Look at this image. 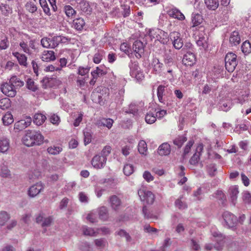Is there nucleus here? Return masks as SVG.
<instances>
[{
	"instance_id": "nucleus-52",
	"label": "nucleus",
	"mask_w": 251,
	"mask_h": 251,
	"mask_svg": "<svg viewBox=\"0 0 251 251\" xmlns=\"http://www.w3.org/2000/svg\"><path fill=\"white\" fill-rule=\"evenodd\" d=\"M106 74V72L100 69L99 67L96 69L91 72V75L94 78H98L99 77L102 76Z\"/></svg>"
},
{
	"instance_id": "nucleus-48",
	"label": "nucleus",
	"mask_w": 251,
	"mask_h": 251,
	"mask_svg": "<svg viewBox=\"0 0 251 251\" xmlns=\"http://www.w3.org/2000/svg\"><path fill=\"white\" fill-rule=\"evenodd\" d=\"M50 38V48H55L60 44L59 36H51Z\"/></svg>"
},
{
	"instance_id": "nucleus-30",
	"label": "nucleus",
	"mask_w": 251,
	"mask_h": 251,
	"mask_svg": "<svg viewBox=\"0 0 251 251\" xmlns=\"http://www.w3.org/2000/svg\"><path fill=\"white\" fill-rule=\"evenodd\" d=\"M208 38L204 36H199V39L197 41V44L198 46L201 47L202 49L206 50L208 47L207 43Z\"/></svg>"
},
{
	"instance_id": "nucleus-23",
	"label": "nucleus",
	"mask_w": 251,
	"mask_h": 251,
	"mask_svg": "<svg viewBox=\"0 0 251 251\" xmlns=\"http://www.w3.org/2000/svg\"><path fill=\"white\" fill-rule=\"evenodd\" d=\"M54 52L52 50H45L43 51L41 59L43 61L49 62L55 60Z\"/></svg>"
},
{
	"instance_id": "nucleus-60",
	"label": "nucleus",
	"mask_w": 251,
	"mask_h": 251,
	"mask_svg": "<svg viewBox=\"0 0 251 251\" xmlns=\"http://www.w3.org/2000/svg\"><path fill=\"white\" fill-rule=\"evenodd\" d=\"M10 100L7 98L2 99L0 100V108L4 110L10 106Z\"/></svg>"
},
{
	"instance_id": "nucleus-17",
	"label": "nucleus",
	"mask_w": 251,
	"mask_h": 251,
	"mask_svg": "<svg viewBox=\"0 0 251 251\" xmlns=\"http://www.w3.org/2000/svg\"><path fill=\"white\" fill-rule=\"evenodd\" d=\"M174 54L170 50L166 52L164 55V62L166 67H175V63L173 59Z\"/></svg>"
},
{
	"instance_id": "nucleus-9",
	"label": "nucleus",
	"mask_w": 251,
	"mask_h": 251,
	"mask_svg": "<svg viewBox=\"0 0 251 251\" xmlns=\"http://www.w3.org/2000/svg\"><path fill=\"white\" fill-rule=\"evenodd\" d=\"M31 122V118L30 117H27L25 119H23L16 122L14 124V129L16 132H19L23 130L29 126Z\"/></svg>"
},
{
	"instance_id": "nucleus-54",
	"label": "nucleus",
	"mask_w": 251,
	"mask_h": 251,
	"mask_svg": "<svg viewBox=\"0 0 251 251\" xmlns=\"http://www.w3.org/2000/svg\"><path fill=\"white\" fill-rule=\"evenodd\" d=\"M134 172V167L131 164H126L123 168L124 174L127 176L131 175Z\"/></svg>"
},
{
	"instance_id": "nucleus-18",
	"label": "nucleus",
	"mask_w": 251,
	"mask_h": 251,
	"mask_svg": "<svg viewBox=\"0 0 251 251\" xmlns=\"http://www.w3.org/2000/svg\"><path fill=\"white\" fill-rule=\"evenodd\" d=\"M171 146L167 142L162 143L158 149V153L161 156L168 155L171 153Z\"/></svg>"
},
{
	"instance_id": "nucleus-63",
	"label": "nucleus",
	"mask_w": 251,
	"mask_h": 251,
	"mask_svg": "<svg viewBox=\"0 0 251 251\" xmlns=\"http://www.w3.org/2000/svg\"><path fill=\"white\" fill-rule=\"evenodd\" d=\"M25 8L30 13H34L37 10L36 5L31 1H28L26 3Z\"/></svg>"
},
{
	"instance_id": "nucleus-43",
	"label": "nucleus",
	"mask_w": 251,
	"mask_h": 251,
	"mask_svg": "<svg viewBox=\"0 0 251 251\" xmlns=\"http://www.w3.org/2000/svg\"><path fill=\"white\" fill-rule=\"evenodd\" d=\"M104 54L103 50H98L94 55L93 58V62L96 64L100 63L103 57Z\"/></svg>"
},
{
	"instance_id": "nucleus-4",
	"label": "nucleus",
	"mask_w": 251,
	"mask_h": 251,
	"mask_svg": "<svg viewBox=\"0 0 251 251\" xmlns=\"http://www.w3.org/2000/svg\"><path fill=\"white\" fill-rule=\"evenodd\" d=\"M225 67L229 72H232L237 65V55L236 54L228 52L225 58Z\"/></svg>"
},
{
	"instance_id": "nucleus-32",
	"label": "nucleus",
	"mask_w": 251,
	"mask_h": 251,
	"mask_svg": "<svg viewBox=\"0 0 251 251\" xmlns=\"http://www.w3.org/2000/svg\"><path fill=\"white\" fill-rule=\"evenodd\" d=\"M9 148V140L6 138L0 140V151L2 153L6 152Z\"/></svg>"
},
{
	"instance_id": "nucleus-21",
	"label": "nucleus",
	"mask_w": 251,
	"mask_h": 251,
	"mask_svg": "<svg viewBox=\"0 0 251 251\" xmlns=\"http://www.w3.org/2000/svg\"><path fill=\"white\" fill-rule=\"evenodd\" d=\"M157 31L158 32L157 33L159 34L157 37V40L164 45L167 44L170 39V36L169 37L168 33L161 29L157 30Z\"/></svg>"
},
{
	"instance_id": "nucleus-38",
	"label": "nucleus",
	"mask_w": 251,
	"mask_h": 251,
	"mask_svg": "<svg viewBox=\"0 0 251 251\" xmlns=\"http://www.w3.org/2000/svg\"><path fill=\"white\" fill-rule=\"evenodd\" d=\"M207 7L214 10L217 9L219 6L218 0H204Z\"/></svg>"
},
{
	"instance_id": "nucleus-59",
	"label": "nucleus",
	"mask_w": 251,
	"mask_h": 251,
	"mask_svg": "<svg viewBox=\"0 0 251 251\" xmlns=\"http://www.w3.org/2000/svg\"><path fill=\"white\" fill-rule=\"evenodd\" d=\"M138 111L137 106L135 104L131 103L129 105L128 108L125 110V112L135 115Z\"/></svg>"
},
{
	"instance_id": "nucleus-45",
	"label": "nucleus",
	"mask_w": 251,
	"mask_h": 251,
	"mask_svg": "<svg viewBox=\"0 0 251 251\" xmlns=\"http://www.w3.org/2000/svg\"><path fill=\"white\" fill-rule=\"evenodd\" d=\"M138 150L140 153L143 155H146L148 148L147 144L145 141L141 140L139 142L138 144Z\"/></svg>"
},
{
	"instance_id": "nucleus-26",
	"label": "nucleus",
	"mask_w": 251,
	"mask_h": 251,
	"mask_svg": "<svg viewBox=\"0 0 251 251\" xmlns=\"http://www.w3.org/2000/svg\"><path fill=\"white\" fill-rule=\"evenodd\" d=\"M229 193L231 201L235 205L239 194L238 187L236 185L231 186L229 189Z\"/></svg>"
},
{
	"instance_id": "nucleus-33",
	"label": "nucleus",
	"mask_w": 251,
	"mask_h": 251,
	"mask_svg": "<svg viewBox=\"0 0 251 251\" xmlns=\"http://www.w3.org/2000/svg\"><path fill=\"white\" fill-rule=\"evenodd\" d=\"M187 140V138L185 135H178L174 139L173 143L175 145L177 146L178 148H180Z\"/></svg>"
},
{
	"instance_id": "nucleus-57",
	"label": "nucleus",
	"mask_w": 251,
	"mask_h": 251,
	"mask_svg": "<svg viewBox=\"0 0 251 251\" xmlns=\"http://www.w3.org/2000/svg\"><path fill=\"white\" fill-rule=\"evenodd\" d=\"M39 3L41 6L42 7L44 12L48 15H50V9L49 7L46 0H39Z\"/></svg>"
},
{
	"instance_id": "nucleus-1",
	"label": "nucleus",
	"mask_w": 251,
	"mask_h": 251,
	"mask_svg": "<svg viewBox=\"0 0 251 251\" xmlns=\"http://www.w3.org/2000/svg\"><path fill=\"white\" fill-rule=\"evenodd\" d=\"M44 139L39 131L28 130L23 138V142L27 147L39 146L43 143Z\"/></svg>"
},
{
	"instance_id": "nucleus-39",
	"label": "nucleus",
	"mask_w": 251,
	"mask_h": 251,
	"mask_svg": "<svg viewBox=\"0 0 251 251\" xmlns=\"http://www.w3.org/2000/svg\"><path fill=\"white\" fill-rule=\"evenodd\" d=\"M241 50L245 54H248L251 52V44L249 41L247 40L243 43Z\"/></svg>"
},
{
	"instance_id": "nucleus-34",
	"label": "nucleus",
	"mask_w": 251,
	"mask_h": 251,
	"mask_svg": "<svg viewBox=\"0 0 251 251\" xmlns=\"http://www.w3.org/2000/svg\"><path fill=\"white\" fill-rule=\"evenodd\" d=\"M46 120V117L45 115L41 113H36L34 116L33 122L36 125L40 126L43 124Z\"/></svg>"
},
{
	"instance_id": "nucleus-27",
	"label": "nucleus",
	"mask_w": 251,
	"mask_h": 251,
	"mask_svg": "<svg viewBox=\"0 0 251 251\" xmlns=\"http://www.w3.org/2000/svg\"><path fill=\"white\" fill-rule=\"evenodd\" d=\"M85 25V22L81 18H76L74 20L72 26L77 30H82Z\"/></svg>"
},
{
	"instance_id": "nucleus-50",
	"label": "nucleus",
	"mask_w": 251,
	"mask_h": 251,
	"mask_svg": "<svg viewBox=\"0 0 251 251\" xmlns=\"http://www.w3.org/2000/svg\"><path fill=\"white\" fill-rule=\"evenodd\" d=\"M90 70V67L79 66L77 69V74L81 76H85L88 75Z\"/></svg>"
},
{
	"instance_id": "nucleus-35",
	"label": "nucleus",
	"mask_w": 251,
	"mask_h": 251,
	"mask_svg": "<svg viewBox=\"0 0 251 251\" xmlns=\"http://www.w3.org/2000/svg\"><path fill=\"white\" fill-rule=\"evenodd\" d=\"M99 216L100 220L105 221L108 218V212L107 207L102 206L99 209Z\"/></svg>"
},
{
	"instance_id": "nucleus-37",
	"label": "nucleus",
	"mask_w": 251,
	"mask_h": 251,
	"mask_svg": "<svg viewBox=\"0 0 251 251\" xmlns=\"http://www.w3.org/2000/svg\"><path fill=\"white\" fill-rule=\"evenodd\" d=\"M0 176L3 178H10L11 176L10 171L8 167L4 164L0 166Z\"/></svg>"
},
{
	"instance_id": "nucleus-29",
	"label": "nucleus",
	"mask_w": 251,
	"mask_h": 251,
	"mask_svg": "<svg viewBox=\"0 0 251 251\" xmlns=\"http://www.w3.org/2000/svg\"><path fill=\"white\" fill-rule=\"evenodd\" d=\"M191 19L193 26L199 25L203 21L202 16L199 13H193L191 16Z\"/></svg>"
},
{
	"instance_id": "nucleus-28",
	"label": "nucleus",
	"mask_w": 251,
	"mask_h": 251,
	"mask_svg": "<svg viewBox=\"0 0 251 251\" xmlns=\"http://www.w3.org/2000/svg\"><path fill=\"white\" fill-rule=\"evenodd\" d=\"M113 123V121L111 119H105V118H101L97 122V125L98 126H106L108 129H110Z\"/></svg>"
},
{
	"instance_id": "nucleus-8",
	"label": "nucleus",
	"mask_w": 251,
	"mask_h": 251,
	"mask_svg": "<svg viewBox=\"0 0 251 251\" xmlns=\"http://www.w3.org/2000/svg\"><path fill=\"white\" fill-rule=\"evenodd\" d=\"M0 89L3 94L9 97H14L17 94L16 89L9 82L1 84Z\"/></svg>"
},
{
	"instance_id": "nucleus-25",
	"label": "nucleus",
	"mask_w": 251,
	"mask_h": 251,
	"mask_svg": "<svg viewBox=\"0 0 251 251\" xmlns=\"http://www.w3.org/2000/svg\"><path fill=\"white\" fill-rule=\"evenodd\" d=\"M63 11L68 18L73 19L76 14V11L70 5H65L63 7Z\"/></svg>"
},
{
	"instance_id": "nucleus-5",
	"label": "nucleus",
	"mask_w": 251,
	"mask_h": 251,
	"mask_svg": "<svg viewBox=\"0 0 251 251\" xmlns=\"http://www.w3.org/2000/svg\"><path fill=\"white\" fill-rule=\"evenodd\" d=\"M138 194L141 200L147 204H152L153 203L155 196L151 191L142 188L138 190Z\"/></svg>"
},
{
	"instance_id": "nucleus-53",
	"label": "nucleus",
	"mask_w": 251,
	"mask_h": 251,
	"mask_svg": "<svg viewBox=\"0 0 251 251\" xmlns=\"http://www.w3.org/2000/svg\"><path fill=\"white\" fill-rule=\"evenodd\" d=\"M125 94V89L122 88L118 91V93H116V101L118 103L121 104L124 100V95Z\"/></svg>"
},
{
	"instance_id": "nucleus-6",
	"label": "nucleus",
	"mask_w": 251,
	"mask_h": 251,
	"mask_svg": "<svg viewBox=\"0 0 251 251\" xmlns=\"http://www.w3.org/2000/svg\"><path fill=\"white\" fill-rule=\"evenodd\" d=\"M223 218L225 223L224 226L227 228H233L237 224L238 220L237 217L228 211L224 212L223 214Z\"/></svg>"
},
{
	"instance_id": "nucleus-64",
	"label": "nucleus",
	"mask_w": 251,
	"mask_h": 251,
	"mask_svg": "<svg viewBox=\"0 0 251 251\" xmlns=\"http://www.w3.org/2000/svg\"><path fill=\"white\" fill-rule=\"evenodd\" d=\"M120 50L121 51L124 52L126 54H129L131 50L128 44L123 43L120 46Z\"/></svg>"
},
{
	"instance_id": "nucleus-16",
	"label": "nucleus",
	"mask_w": 251,
	"mask_h": 251,
	"mask_svg": "<svg viewBox=\"0 0 251 251\" xmlns=\"http://www.w3.org/2000/svg\"><path fill=\"white\" fill-rule=\"evenodd\" d=\"M229 42L230 46H236L241 42V37L237 31L232 32L229 37Z\"/></svg>"
},
{
	"instance_id": "nucleus-11",
	"label": "nucleus",
	"mask_w": 251,
	"mask_h": 251,
	"mask_svg": "<svg viewBox=\"0 0 251 251\" xmlns=\"http://www.w3.org/2000/svg\"><path fill=\"white\" fill-rule=\"evenodd\" d=\"M108 201L111 208L117 211L119 210L122 205V202L121 199L115 195H112L109 197Z\"/></svg>"
},
{
	"instance_id": "nucleus-7",
	"label": "nucleus",
	"mask_w": 251,
	"mask_h": 251,
	"mask_svg": "<svg viewBox=\"0 0 251 251\" xmlns=\"http://www.w3.org/2000/svg\"><path fill=\"white\" fill-rule=\"evenodd\" d=\"M170 39L176 49L179 50L182 47L183 42L179 32L176 31L171 32L170 33Z\"/></svg>"
},
{
	"instance_id": "nucleus-49",
	"label": "nucleus",
	"mask_w": 251,
	"mask_h": 251,
	"mask_svg": "<svg viewBox=\"0 0 251 251\" xmlns=\"http://www.w3.org/2000/svg\"><path fill=\"white\" fill-rule=\"evenodd\" d=\"M156 120V115L151 112L148 113L145 116V121L147 123L151 124L154 123Z\"/></svg>"
},
{
	"instance_id": "nucleus-31",
	"label": "nucleus",
	"mask_w": 251,
	"mask_h": 251,
	"mask_svg": "<svg viewBox=\"0 0 251 251\" xmlns=\"http://www.w3.org/2000/svg\"><path fill=\"white\" fill-rule=\"evenodd\" d=\"M13 55L17 58L19 64L21 65L26 66L27 65V57L25 54H21L18 52H13Z\"/></svg>"
},
{
	"instance_id": "nucleus-22",
	"label": "nucleus",
	"mask_w": 251,
	"mask_h": 251,
	"mask_svg": "<svg viewBox=\"0 0 251 251\" xmlns=\"http://www.w3.org/2000/svg\"><path fill=\"white\" fill-rule=\"evenodd\" d=\"M77 8L82 13L87 15H90L92 11V8L90 7L89 2L86 0L78 5Z\"/></svg>"
},
{
	"instance_id": "nucleus-13",
	"label": "nucleus",
	"mask_w": 251,
	"mask_h": 251,
	"mask_svg": "<svg viewBox=\"0 0 251 251\" xmlns=\"http://www.w3.org/2000/svg\"><path fill=\"white\" fill-rule=\"evenodd\" d=\"M182 63L185 66H192L196 62V58L195 54L190 51H187L183 56Z\"/></svg>"
},
{
	"instance_id": "nucleus-41",
	"label": "nucleus",
	"mask_w": 251,
	"mask_h": 251,
	"mask_svg": "<svg viewBox=\"0 0 251 251\" xmlns=\"http://www.w3.org/2000/svg\"><path fill=\"white\" fill-rule=\"evenodd\" d=\"M142 213L144 215V217L146 219L151 220H156L157 219L156 216L154 215L149 211L146 206L143 207Z\"/></svg>"
},
{
	"instance_id": "nucleus-55",
	"label": "nucleus",
	"mask_w": 251,
	"mask_h": 251,
	"mask_svg": "<svg viewBox=\"0 0 251 251\" xmlns=\"http://www.w3.org/2000/svg\"><path fill=\"white\" fill-rule=\"evenodd\" d=\"M9 219V216L6 212H0V226H3Z\"/></svg>"
},
{
	"instance_id": "nucleus-3",
	"label": "nucleus",
	"mask_w": 251,
	"mask_h": 251,
	"mask_svg": "<svg viewBox=\"0 0 251 251\" xmlns=\"http://www.w3.org/2000/svg\"><path fill=\"white\" fill-rule=\"evenodd\" d=\"M212 240L216 243L214 245L212 244H206L204 249L206 251H210L213 248L218 251H221L225 244V237L218 231H214L212 233Z\"/></svg>"
},
{
	"instance_id": "nucleus-61",
	"label": "nucleus",
	"mask_w": 251,
	"mask_h": 251,
	"mask_svg": "<svg viewBox=\"0 0 251 251\" xmlns=\"http://www.w3.org/2000/svg\"><path fill=\"white\" fill-rule=\"evenodd\" d=\"M207 170L208 174L211 176H213L216 175V173L217 172V168L216 167V165L214 164H209L207 166Z\"/></svg>"
},
{
	"instance_id": "nucleus-19",
	"label": "nucleus",
	"mask_w": 251,
	"mask_h": 251,
	"mask_svg": "<svg viewBox=\"0 0 251 251\" xmlns=\"http://www.w3.org/2000/svg\"><path fill=\"white\" fill-rule=\"evenodd\" d=\"M168 92L167 86L163 85H160L157 89V95L158 100L160 102L165 104V99L163 98L166 95V92Z\"/></svg>"
},
{
	"instance_id": "nucleus-20",
	"label": "nucleus",
	"mask_w": 251,
	"mask_h": 251,
	"mask_svg": "<svg viewBox=\"0 0 251 251\" xmlns=\"http://www.w3.org/2000/svg\"><path fill=\"white\" fill-rule=\"evenodd\" d=\"M9 82L13 85L16 90L24 85V82L16 75H12L9 79Z\"/></svg>"
},
{
	"instance_id": "nucleus-58",
	"label": "nucleus",
	"mask_w": 251,
	"mask_h": 251,
	"mask_svg": "<svg viewBox=\"0 0 251 251\" xmlns=\"http://www.w3.org/2000/svg\"><path fill=\"white\" fill-rule=\"evenodd\" d=\"M82 231L85 235L95 236L96 235V232L93 228L86 226L82 227Z\"/></svg>"
},
{
	"instance_id": "nucleus-10",
	"label": "nucleus",
	"mask_w": 251,
	"mask_h": 251,
	"mask_svg": "<svg viewBox=\"0 0 251 251\" xmlns=\"http://www.w3.org/2000/svg\"><path fill=\"white\" fill-rule=\"evenodd\" d=\"M44 185L41 182L36 183L30 187L28 190V195L31 198L37 196L41 192L43 191Z\"/></svg>"
},
{
	"instance_id": "nucleus-56",
	"label": "nucleus",
	"mask_w": 251,
	"mask_h": 251,
	"mask_svg": "<svg viewBox=\"0 0 251 251\" xmlns=\"http://www.w3.org/2000/svg\"><path fill=\"white\" fill-rule=\"evenodd\" d=\"M9 47L8 38L5 36L1 37L0 40V50H5Z\"/></svg>"
},
{
	"instance_id": "nucleus-36",
	"label": "nucleus",
	"mask_w": 251,
	"mask_h": 251,
	"mask_svg": "<svg viewBox=\"0 0 251 251\" xmlns=\"http://www.w3.org/2000/svg\"><path fill=\"white\" fill-rule=\"evenodd\" d=\"M25 86L27 89L32 92H35L38 89V85H36L34 80L30 78H28L26 80Z\"/></svg>"
},
{
	"instance_id": "nucleus-46",
	"label": "nucleus",
	"mask_w": 251,
	"mask_h": 251,
	"mask_svg": "<svg viewBox=\"0 0 251 251\" xmlns=\"http://www.w3.org/2000/svg\"><path fill=\"white\" fill-rule=\"evenodd\" d=\"M214 197L218 200L221 201V203L224 204L226 197L224 193L221 190L217 191L214 194Z\"/></svg>"
},
{
	"instance_id": "nucleus-51",
	"label": "nucleus",
	"mask_w": 251,
	"mask_h": 251,
	"mask_svg": "<svg viewBox=\"0 0 251 251\" xmlns=\"http://www.w3.org/2000/svg\"><path fill=\"white\" fill-rule=\"evenodd\" d=\"M91 98L95 102L100 103L102 100L101 94L99 92H93L91 95Z\"/></svg>"
},
{
	"instance_id": "nucleus-47",
	"label": "nucleus",
	"mask_w": 251,
	"mask_h": 251,
	"mask_svg": "<svg viewBox=\"0 0 251 251\" xmlns=\"http://www.w3.org/2000/svg\"><path fill=\"white\" fill-rule=\"evenodd\" d=\"M242 200L245 204H251V194L247 191L242 193Z\"/></svg>"
},
{
	"instance_id": "nucleus-2",
	"label": "nucleus",
	"mask_w": 251,
	"mask_h": 251,
	"mask_svg": "<svg viewBox=\"0 0 251 251\" xmlns=\"http://www.w3.org/2000/svg\"><path fill=\"white\" fill-rule=\"evenodd\" d=\"M112 148L107 145L104 147L101 152L96 154L91 160V164L97 169H102L105 166L107 156L111 153Z\"/></svg>"
},
{
	"instance_id": "nucleus-24",
	"label": "nucleus",
	"mask_w": 251,
	"mask_h": 251,
	"mask_svg": "<svg viewBox=\"0 0 251 251\" xmlns=\"http://www.w3.org/2000/svg\"><path fill=\"white\" fill-rule=\"evenodd\" d=\"M151 66L153 68V71L155 74H158L161 72L163 64L160 62L158 58L154 57L152 59Z\"/></svg>"
},
{
	"instance_id": "nucleus-15",
	"label": "nucleus",
	"mask_w": 251,
	"mask_h": 251,
	"mask_svg": "<svg viewBox=\"0 0 251 251\" xmlns=\"http://www.w3.org/2000/svg\"><path fill=\"white\" fill-rule=\"evenodd\" d=\"M167 13L171 17L177 19L180 21H182L185 19V16L176 7L169 8L167 11Z\"/></svg>"
},
{
	"instance_id": "nucleus-62",
	"label": "nucleus",
	"mask_w": 251,
	"mask_h": 251,
	"mask_svg": "<svg viewBox=\"0 0 251 251\" xmlns=\"http://www.w3.org/2000/svg\"><path fill=\"white\" fill-rule=\"evenodd\" d=\"M175 205L179 209H185L187 208V205L185 202L181 200V198L177 199L175 201Z\"/></svg>"
},
{
	"instance_id": "nucleus-40",
	"label": "nucleus",
	"mask_w": 251,
	"mask_h": 251,
	"mask_svg": "<svg viewBox=\"0 0 251 251\" xmlns=\"http://www.w3.org/2000/svg\"><path fill=\"white\" fill-rule=\"evenodd\" d=\"M2 120L5 126H8L14 122L13 115L10 113H6L3 116Z\"/></svg>"
},
{
	"instance_id": "nucleus-12",
	"label": "nucleus",
	"mask_w": 251,
	"mask_h": 251,
	"mask_svg": "<svg viewBox=\"0 0 251 251\" xmlns=\"http://www.w3.org/2000/svg\"><path fill=\"white\" fill-rule=\"evenodd\" d=\"M133 50L135 53V56L137 58L142 57L144 52V46L141 41L136 40L133 45Z\"/></svg>"
},
{
	"instance_id": "nucleus-44",
	"label": "nucleus",
	"mask_w": 251,
	"mask_h": 251,
	"mask_svg": "<svg viewBox=\"0 0 251 251\" xmlns=\"http://www.w3.org/2000/svg\"><path fill=\"white\" fill-rule=\"evenodd\" d=\"M194 143V141L193 140H189L187 142L183 149V152L182 155L183 158H185L186 156L190 152L191 147L193 146Z\"/></svg>"
},
{
	"instance_id": "nucleus-14",
	"label": "nucleus",
	"mask_w": 251,
	"mask_h": 251,
	"mask_svg": "<svg viewBox=\"0 0 251 251\" xmlns=\"http://www.w3.org/2000/svg\"><path fill=\"white\" fill-rule=\"evenodd\" d=\"M203 150V145L200 144L196 148V152L193 154L189 160V163L194 166H196L200 160L201 152Z\"/></svg>"
},
{
	"instance_id": "nucleus-42",
	"label": "nucleus",
	"mask_w": 251,
	"mask_h": 251,
	"mask_svg": "<svg viewBox=\"0 0 251 251\" xmlns=\"http://www.w3.org/2000/svg\"><path fill=\"white\" fill-rule=\"evenodd\" d=\"M62 151V148L59 146H51L47 149L49 153L52 155H57Z\"/></svg>"
}]
</instances>
